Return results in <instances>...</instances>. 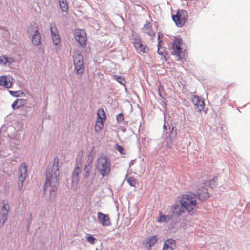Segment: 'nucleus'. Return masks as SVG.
<instances>
[{
	"mask_svg": "<svg viewBox=\"0 0 250 250\" xmlns=\"http://www.w3.org/2000/svg\"><path fill=\"white\" fill-rule=\"evenodd\" d=\"M93 155L92 153L89 154L86 157L87 164H91L93 160Z\"/></svg>",
	"mask_w": 250,
	"mask_h": 250,
	"instance_id": "34",
	"label": "nucleus"
},
{
	"mask_svg": "<svg viewBox=\"0 0 250 250\" xmlns=\"http://www.w3.org/2000/svg\"><path fill=\"white\" fill-rule=\"evenodd\" d=\"M142 31L153 38L155 36V32L152 29V24L146 21L142 29Z\"/></svg>",
	"mask_w": 250,
	"mask_h": 250,
	"instance_id": "14",
	"label": "nucleus"
},
{
	"mask_svg": "<svg viewBox=\"0 0 250 250\" xmlns=\"http://www.w3.org/2000/svg\"><path fill=\"white\" fill-rule=\"evenodd\" d=\"M25 104V100L23 99H18L12 103V107L13 109H18L24 106Z\"/></svg>",
	"mask_w": 250,
	"mask_h": 250,
	"instance_id": "22",
	"label": "nucleus"
},
{
	"mask_svg": "<svg viewBox=\"0 0 250 250\" xmlns=\"http://www.w3.org/2000/svg\"><path fill=\"white\" fill-rule=\"evenodd\" d=\"M175 248L176 244L175 240L169 239L165 242L162 250H173Z\"/></svg>",
	"mask_w": 250,
	"mask_h": 250,
	"instance_id": "19",
	"label": "nucleus"
},
{
	"mask_svg": "<svg viewBox=\"0 0 250 250\" xmlns=\"http://www.w3.org/2000/svg\"><path fill=\"white\" fill-rule=\"evenodd\" d=\"M9 92L14 96H17L18 95L16 94L17 93V91H9Z\"/></svg>",
	"mask_w": 250,
	"mask_h": 250,
	"instance_id": "37",
	"label": "nucleus"
},
{
	"mask_svg": "<svg viewBox=\"0 0 250 250\" xmlns=\"http://www.w3.org/2000/svg\"><path fill=\"white\" fill-rule=\"evenodd\" d=\"M197 194L198 198L202 200H204L209 197L207 189L204 188L199 189L197 192Z\"/></svg>",
	"mask_w": 250,
	"mask_h": 250,
	"instance_id": "21",
	"label": "nucleus"
},
{
	"mask_svg": "<svg viewBox=\"0 0 250 250\" xmlns=\"http://www.w3.org/2000/svg\"><path fill=\"white\" fill-rule=\"evenodd\" d=\"M115 148L122 154H125L126 153L125 150L121 146L118 144L116 145Z\"/></svg>",
	"mask_w": 250,
	"mask_h": 250,
	"instance_id": "30",
	"label": "nucleus"
},
{
	"mask_svg": "<svg viewBox=\"0 0 250 250\" xmlns=\"http://www.w3.org/2000/svg\"><path fill=\"white\" fill-rule=\"evenodd\" d=\"M87 241L91 244H94L96 239L92 235H89L86 237Z\"/></svg>",
	"mask_w": 250,
	"mask_h": 250,
	"instance_id": "33",
	"label": "nucleus"
},
{
	"mask_svg": "<svg viewBox=\"0 0 250 250\" xmlns=\"http://www.w3.org/2000/svg\"><path fill=\"white\" fill-rule=\"evenodd\" d=\"M171 54L175 56L177 60L185 59L188 56V46L179 37H175L171 44Z\"/></svg>",
	"mask_w": 250,
	"mask_h": 250,
	"instance_id": "3",
	"label": "nucleus"
},
{
	"mask_svg": "<svg viewBox=\"0 0 250 250\" xmlns=\"http://www.w3.org/2000/svg\"><path fill=\"white\" fill-rule=\"evenodd\" d=\"M73 57L75 69L78 74H83L84 72V67L82 55L79 51L77 50L74 52Z\"/></svg>",
	"mask_w": 250,
	"mask_h": 250,
	"instance_id": "5",
	"label": "nucleus"
},
{
	"mask_svg": "<svg viewBox=\"0 0 250 250\" xmlns=\"http://www.w3.org/2000/svg\"><path fill=\"white\" fill-rule=\"evenodd\" d=\"M81 162H80L79 163L77 162L75 169L73 172V175H72L73 182H76L77 183L78 181H79V175L80 174V173L81 172Z\"/></svg>",
	"mask_w": 250,
	"mask_h": 250,
	"instance_id": "20",
	"label": "nucleus"
},
{
	"mask_svg": "<svg viewBox=\"0 0 250 250\" xmlns=\"http://www.w3.org/2000/svg\"><path fill=\"white\" fill-rule=\"evenodd\" d=\"M126 131V128H124L123 129H122V131L123 132H125Z\"/></svg>",
	"mask_w": 250,
	"mask_h": 250,
	"instance_id": "38",
	"label": "nucleus"
},
{
	"mask_svg": "<svg viewBox=\"0 0 250 250\" xmlns=\"http://www.w3.org/2000/svg\"><path fill=\"white\" fill-rule=\"evenodd\" d=\"M186 210L182 205L175 204L172 207V213L173 214L180 216L185 213Z\"/></svg>",
	"mask_w": 250,
	"mask_h": 250,
	"instance_id": "17",
	"label": "nucleus"
},
{
	"mask_svg": "<svg viewBox=\"0 0 250 250\" xmlns=\"http://www.w3.org/2000/svg\"><path fill=\"white\" fill-rule=\"evenodd\" d=\"M9 205H8V202H4V204L2 206V210L1 213L2 214V218L1 221L3 224L7 220L8 212L9 210Z\"/></svg>",
	"mask_w": 250,
	"mask_h": 250,
	"instance_id": "18",
	"label": "nucleus"
},
{
	"mask_svg": "<svg viewBox=\"0 0 250 250\" xmlns=\"http://www.w3.org/2000/svg\"><path fill=\"white\" fill-rule=\"evenodd\" d=\"M158 238L156 235L149 237L144 242V246L147 250H151V247L157 242Z\"/></svg>",
	"mask_w": 250,
	"mask_h": 250,
	"instance_id": "16",
	"label": "nucleus"
},
{
	"mask_svg": "<svg viewBox=\"0 0 250 250\" xmlns=\"http://www.w3.org/2000/svg\"><path fill=\"white\" fill-rule=\"evenodd\" d=\"M59 164V158H55L52 168H48L46 173L44 191L45 192L48 191L51 195L57 190L59 185L60 175Z\"/></svg>",
	"mask_w": 250,
	"mask_h": 250,
	"instance_id": "1",
	"label": "nucleus"
},
{
	"mask_svg": "<svg viewBox=\"0 0 250 250\" xmlns=\"http://www.w3.org/2000/svg\"><path fill=\"white\" fill-rule=\"evenodd\" d=\"M34 33L32 35V42L33 45L38 46L41 44V36L39 32L38 26L35 24L31 25L29 29V31L30 32H34Z\"/></svg>",
	"mask_w": 250,
	"mask_h": 250,
	"instance_id": "10",
	"label": "nucleus"
},
{
	"mask_svg": "<svg viewBox=\"0 0 250 250\" xmlns=\"http://www.w3.org/2000/svg\"><path fill=\"white\" fill-rule=\"evenodd\" d=\"M116 119H117L118 122H122L124 119L123 114L122 113H120V114H118L116 117Z\"/></svg>",
	"mask_w": 250,
	"mask_h": 250,
	"instance_id": "36",
	"label": "nucleus"
},
{
	"mask_svg": "<svg viewBox=\"0 0 250 250\" xmlns=\"http://www.w3.org/2000/svg\"><path fill=\"white\" fill-rule=\"evenodd\" d=\"M134 46L138 53H147L149 49L146 45L142 43L141 40L139 38L135 39L133 42Z\"/></svg>",
	"mask_w": 250,
	"mask_h": 250,
	"instance_id": "11",
	"label": "nucleus"
},
{
	"mask_svg": "<svg viewBox=\"0 0 250 250\" xmlns=\"http://www.w3.org/2000/svg\"><path fill=\"white\" fill-rule=\"evenodd\" d=\"M50 30L53 44L56 46H60L61 40L58 29L54 23H51L50 24Z\"/></svg>",
	"mask_w": 250,
	"mask_h": 250,
	"instance_id": "9",
	"label": "nucleus"
},
{
	"mask_svg": "<svg viewBox=\"0 0 250 250\" xmlns=\"http://www.w3.org/2000/svg\"><path fill=\"white\" fill-rule=\"evenodd\" d=\"M171 218L170 216L162 215V213H160L159 217L157 219V221L159 222H167L170 220Z\"/></svg>",
	"mask_w": 250,
	"mask_h": 250,
	"instance_id": "27",
	"label": "nucleus"
},
{
	"mask_svg": "<svg viewBox=\"0 0 250 250\" xmlns=\"http://www.w3.org/2000/svg\"><path fill=\"white\" fill-rule=\"evenodd\" d=\"M74 37L82 47H85L87 43V36L84 30L76 29L74 31Z\"/></svg>",
	"mask_w": 250,
	"mask_h": 250,
	"instance_id": "8",
	"label": "nucleus"
},
{
	"mask_svg": "<svg viewBox=\"0 0 250 250\" xmlns=\"http://www.w3.org/2000/svg\"><path fill=\"white\" fill-rule=\"evenodd\" d=\"M12 79L11 77L6 76H2L0 77V85L3 86L6 88L11 87Z\"/></svg>",
	"mask_w": 250,
	"mask_h": 250,
	"instance_id": "15",
	"label": "nucleus"
},
{
	"mask_svg": "<svg viewBox=\"0 0 250 250\" xmlns=\"http://www.w3.org/2000/svg\"><path fill=\"white\" fill-rule=\"evenodd\" d=\"M27 174V167L25 163H22L19 168L18 183V188L19 190L21 191L22 189L23 182Z\"/></svg>",
	"mask_w": 250,
	"mask_h": 250,
	"instance_id": "7",
	"label": "nucleus"
},
{
	"mask_svg": "<svg viewBox=\"0 0 250 250\" xmlns=\"http://www.w3.org/2000/svg\"><path fill=\"white\" fill-rule=\"evenodd\" d=\"M105 121L96 120L94 126L95 131L98 133L102 130Z\"/></svg>",
	"mask_w": 250,
	"mask_h": 250,
	"instance_id": "23",
	"label": "nucleus"
},
{
	"mask_svg": "<svg viewBox=\"0 0 250 250\" xmlns=\"http://www.w3.org/2000/svg\"><path fill=\"white\" fill-rule=\"evenodd\" d=\"M7 62H8L7 58L4 57V56L0 57V64H5Z\"/></svg>",
	"mask_w": 250,
	"mask_h": 250,
	"instance_id": "35",
	"label": "nucleus"
},
{
	"mask_svg": "<svg viewBox=\"0 0 250 250\" xmlns=\"http://www.w3.org/2000/svg\"><path fill=\"white\" fill-rule=\"evenodd\" d=\"M97 218L102 225L109 226L111 225L110 219L108 214L99 212L97 214Z\"/></svg>",
	"mask_w": 250,
	"mask_h": 250,
	"instance_id": "13",
	"label": "nucleus"
},
{
	"mask_svg": "<svg viewBox=\"0 0 250 250\" xmlns=\"http://www.w3.org/2000/svg\"><path fill=\"white\" fill-rule=\"evenodd\" d=\"M127 182L130 186L134 187H136V184L138 183L137 180L133 177H129L127 179Z\"/></svg>",
	"mask_w": 250,
	"mask_h": 250,
	"instance_id": "29",
	"label": "nucleus"
},
{
	"mask_svg": "<svg viewBox=\"0 0 250 250\" xmlns=\"http://www.w3.org/2000/svg\"><path fill=\"white\" fill-rule=\"evenodd\" d=\"M97 116L98 118L97 119L98 120L105 121L106 118V116L105 113V112L103 109H99L97 111Z\"/></svg>",
	"mask_w": 250,
	"mask_h": 250,
	"instance_id": "24",
	"label": "nucleus"
},
{
	"mask_svg": "<svg viewBox=\"0 0 250 250\" xmlns=\"http://www.w3.org/2000/svg\"><path fill=\"white\" fill-rule=\"evenodd\" d=\"M91 166L92 165L90 164H87L85 165L84 170L86 172V177H88L89 176Z\"/></svg>",
	"mask_w": 250,
	"mask_h": 250,
	"instance_id": "32",
	"label": "nucleus"
},
{
	"mask_svg": "<svg viewBox=\"0 0 250 250\" xmlns=\"http://www.w3.org/2000/svg\"><path fill=\"white\" fill-rule=\"evenodd\" d=\"M60 3V6L63 12H66L67 11L68 8V5L67 4V2L66 0H59Z\"/></svg>",
	"mask_w": 250,
	"mask_h": 250,
	"instance_id": "25",
	"label": "nucleus"
},
{
	"mask_svg": "<svg viewBox=\"0 0 250 250\" xmlns=\"http://www.w3.org/2000/svg\"><path fill=\"white\" fill-rule=\"evenodd\" d=\"M188 18V13L186 11L178 10L175 15H172V19L176 25L178 27H182Z\"/></svg>",
	"mask_w": 250,
	"mask_h": 250,
	"instance_id": "6",
	"label": "nucleus"
},
{
	"mask_svg": "<svg viewBox=\"0 0 250 250\" xmlns=\"http://www.w3.org/2000/svg\"><path fill=\"white\" fill-rule=\"evenodd\" d=\"M113 78L115 80H117L118 82V83L121 84L124 86H125L126 85V81L125 80V79H124L122 77L115 75L113 76Z\"/></svg>",
	"mask_w": 250,
	"mask_h": 250,
	"instance_id": "28",
	"label": "nucleus"
},
{
	"mask_svg": "<svg viewBox=\"0 0 250 250\" xmlns=\"http://www.w3.org/2000/svg\"><path fill=\"white\" fill-rule=\"evenodd\" d=\"M192 102L194 105L195 109L200 112L205 107L204 101L198 96H193L191 99Z\"/></svg>",
	"mask_w": 250,
	"mask_h": 250,
	"instance_id": "12",
	"label": "nucleus"
},
{
	"mask_svg": "<svg viewBox=\"0 0 250 250\" xmlns=\"http://www.w3.org/2000/svg\"><path fill=\"white\" fill-rule=\"evenodd\" d=\"M111 162L104 155L100 156L97 160L96 169L103 177L109 175L111 171Z\"/></svg>",
	"mask_w": 250,
	"mask_h": 250,
	"instance_id": "4",
	"label": "nucleus"
},
{
	"mask_svg": "<svg viewBox=\"0 0 250 250\" xmlns=\"http://www.w3.org/2000/svg\"><path fill=\"white\" fill-rule=\"evenodd\" d=\"M179 201L185 210L190 215H194L198 209L197 197L194 194H183Z\"/></svg>",
	"mask_w": 250,
	"mask_h": 250,
	"instance_id": "2",
	"label": "nucleus"
},
{
	"mask_svg": "<svg viewBox=\"0 0 250 250\" xmlns=\"http://www.w3.org/2000/svg\"><path fill=\"white\" fill-rule=\"evenodd\" d=\"M217 179V177H214L213 178H212V179H211L209 181V186L211 188H213L214 187H215L216 186V185H217V183H216Z\"/></svg>",
	"mask_w": 250,
	"mask_h": 250,
	"instance_id": "31",
	"label": "nucleus"
},
{
	"mask_svg": "<svg viewBox=\"0 0 250 250\" xmlns=\"http://www.w3.org/2000/svg\"><path fill=\"white\" fill-rule=\"evenodd\" d=\"M162 42V41L160 39V35H158V50H157V53L164 56V57H165V55L167 54L166 52L165 51H164V50L163 49H162V48H161L160 47V45H161V42Z\"/></svg>",
	"mask_w": 250,
	"mask_h": 250,
	"instance_id": "26",
	"label": "nucleus"
}]
</instances>
